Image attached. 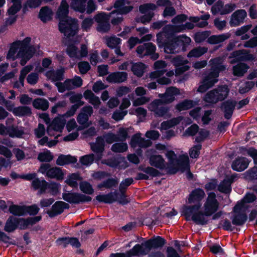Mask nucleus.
I'll return each instance as SVG.
<instances>
[{"label":"nucleus","mask_w":257,"mask_h":257,"mask_svg":"<svg viewBox=\"0 0 257 257\" xmlns=\"http://www.w3.org/2000/svg\"><path fill=\"white\" fill-rule=\"evenodd\" d=\"M166 156L169 161L167 167L169 174H175L179 171L181 172L187 171V178L189 180L193 179V175L190 170L189 159L187 155H180L177 159L174 151L169 150L166 153Z\"/></svg>","instance_id":"f03ea898"},{"label":"nucleus","mask_w":257,"mask_h":257,"mask_svg":"<svg viewBox=\"0 0 257 257\" xmlns=\"http://www.w3.org/2000/svg\"><path fill=\"white\" fill-rule=\"evenodd\" d=\"M236 104L235 101L231 100H227L221 103L220 108L223 110L224 116L226 119H229L231 117Z\"/></svg>","instance_id":"6ab92c4d"},{"label":"nucleus","mask_w":257,"mask_h":257,"mask_svg":"<svg viewBox=\"0 0 257 257\" xmlns=\"http://www.w3.org/2000/svg\"><path fill=\"white\" fill-rule=\"evenodd\" d=\"M79 187L80 190L86 194L92 195L94 192L92 185L87 181L80 182Z\"/></svg>","instance_id":"09e8293b"},{"label":"nucleus","mask_w":257,"mask_h":257,"mask_svg":"<svg viewBox=\"0 0 257 257\" xmlns=\"http://www.w3.org/2000/svg\"><path fill=\"white\" fill-rule=\"evenodd\" d=\"M53 15L52 10L48 6H45L41 8L38 17L43 23H47L52 20Z\"/></svg>","instance_id":"a878e982"},{"label":"nucleus","mask_w":257,"mask_h":257,"mask_svg":"<svg viewBox=\"0 0 257 257\" xmlns=\"http://www.w3.org/2000/svg\"><path fill=\"white\" fill-rule=\"evenodd\" d=\"M22 1H11L13 5L8 9V13L9 15L15 16L22 8Z\"/></svg>","instance_id":"864d4df0"},{"label":"nucleus","mask_w":257,"mask_h":257,"mask_svg":"<svg viewBox=\"0 0 257 257\" xmlns=\"http://www.w3.org/2000/svg\"><path fill=\"white\" fill-rule=\"evenodd\" d=\"M53 159V156L50 151L40 153L38 156V160L41 162H50Z\"/></svg>","instance_id":"6e6d98bb"},{"label":"nucleus","mask_w":257,"mask_h":257,"mask_svg":"<svg viewBox=\"0 0 257 257\" xmlns=\"http://www.w3.org/2000/svg\"><path fill=\"white\" fill-rule=\"evenodd\" d=\"M229 89L226 85L218 86L206 93L204 100L208 103L215 104L226 98L229 94Z\"/></svg>","instance_id":"423d86ee"},{"label":"nucleus","mask_w":257,"mask_h":257,"mask_svg":"<svg viewBox=\"0 0 257 257\" xmlns=\"http://www.w3.org/2000/svg\"><path fill=\"white\" fill-rule=\"evenodd\" d=\"M66 122V120L64 118L59 117H55L51 123L52 130L57 132H61L64 127Z\"/></svg>","instance_id":"ea45409f"},{"label":"nucleus","mask_w":257,"mask_h":257,"mask_svg":"<svg viewBox=\"0 0 257 257\" xmlns=\"http://www.w3.org/2000/svg\"><path fill=\"white\" fill-rule=\"evenodd\" d=\"M146 68V64L142 62L132 63L131 70L135 75L141 77L143 76Z\"/></svg>","instance_id":"72a5a7b5"},{"label":"nucleus","mask_w":257,"mask_h":257,"mask_svg":"<svg viewBox=\"0 0 257 257\" xmlns=\"http://www.w3.org/2000/svg\"><path fill=\"white\" fill-rule=\"evenodd\" d=\"M246 16L247 13L244 10L241 9L236 11L231 16L230 22V26L232 27L239 26L241 23H243Z\"/></svg>","instance_id":"412c9836"},{"label":"nucleus","mask_w":257,"mask_h":257,"mask_svg":"<svg viewBox=\"0 0 257 257\" xmlns=\"http://www.w3.org/2000/svg\"><path fill=\"white\" fill-rule=\"evenodd\" d=\"M248 66L243 63H239L233 67V73L234 76L242 77L248 69Z\"/></svg>","instance_id":"c9c22d12"},{"label":"nucleus","mask_w":257,"mask_h":257,"mask_svg":"<svg viewBox=\"0 0 257 257\" xmlns=\"http://www.w3.org/2000/svg\"><path fill=\"white\" fill-rule=\"evenodd\" d=\"M42 219L41 215L27 218L16 217L10 216L7 220L4 230L7 232H13L17 229L26 230L29 226H33Z\"/></svg>","instance_id":"7ed1b4c3"},{"label":"nucleus","mask_w":257,"mask_h":257,"mask_svg":"<svg viewBox=\"0 0 257 257\" xmlns=\"http://www.w3.org/2000/svg\"><path fill=\"white\" fill-rule=\"evenodd\" d=\"M63 199L66 202L71 204H78V193H63Z\"/></svg>","instance_id":"79ce46f5"},{"label":"nucleus","mask_w":257,"mask_h":257,"mask_svg":"<svg viewBox=\"0 0 257 257\" xmlns=\"http://www.w3.org/2000/svg\"><path fill=\"white\" fill-rule=\"evenodd\" d=\"M87 1H71V9L76 12L83 13L86 11Z\"/></svg>","instance_id":"a19ab883"},{"label":"nucleus","mask_w":257,"mask_h":257,"mask_svg":"<svg viewBox=\"0 0 257 257\" xmlns=\"http://www.w3.org/2000/svg\"><path fill=\"white\" fill-rule=\"evenodd\" d=\"M110 13L107 14L105 13L101 12L96 15L94 18L98 23L96 30L101 33H107L110 29V25L109 22Z\"/></svg>","instance_id":"f8f14e48"},{"label":"nucleus","mask_w":257,"mask_h":257,"mask_svg":"<svg viewBox=\"0 0 257 257\" xmlns=\"http://www.w3.org/2000/svg\"><path fill=\"white\" fill-rule=\"evenodd\" d=\"M140 245H135L130 250L123 252L111 253L109 255V257H133L134 256H140L138 250L140 248Z\"/></svg>","instance_id":"c756f323"},{"label":"nucleus","mask_w":257,"mask_h":257,"mask_svg":"<svg viewBox=\"0 0 257 257\" xmlns=\"http://www.w3.org/2000/svg\"><path fill=\"white\" fill-rule=\"evenodd\" d=\"M207 195L203 205V208L204 210L211 216L218 210L219 203L216 198V194L214 192H209Z\"/></svg>","instance_id":"9b49d317"},{"label":"nucleus","mask_w":257,"mask_h":257,"mask_svg":"<svg viewBox=\"0 0 257 257\" xmlns=\"http://www.w3.org/2000/svg\"><path fill=\"white\" fill-rule=\"evenodd\" d=\"M118 183L117 179L113 178H109L98 185L99 188H105L107 189L111 188L113 187H116Z\"/></svg>","instance_id":"c03bdc74"},{"label":"nucleus","mask_w":257,"mask_h":257,"mask_svg":"<svg viewBox=\"0 0 257 257\" xmlns=\"http://www.w3.org/2000/svg\"><path fill=\"white\" fill-rule=\"evenodd\" d=\"M195 105V103L192 100L185 99L178 103L176 105V109L179 111L186 110L192 108Z\"/></svg>","instance_id":"58836bf2"},{"label":"nucleus","mask_w":257,"mask_h":257,"mask_svg":"<svg viewBox=\"0 0 257 257\" xmlns=\"http://www.w3.org/2000/svg\"><path fill=\"white\" fill-rule=\"evenodd\" d=\"M96 200L99 203H104L105 204H112L113 203V200L112 198L111 193H108L106 194H99L95 197L93 199V201Z\"/></svg>","instance_id":"49530a36"},{"label":"nucleus","mask_w":257,"mask_h":257,"mask_svg":"<svg viewBox=\"0 0 257 257\" xmlns=\"http://www.w3.org/2000/svg\"><path fill=\"white\" fill-rule=\"evenodd\" d=\"M18 49H20V47L18 44V42L16 41L14 42L11 44L10 49L7 54V58H13L15 59V56L18 51Z\"/></svg>","instance_id":"5fc2aeb1"},{"label":"nucleus","mask_w":257,"mask_h":257,"mask_svg":"<svg viewBox=\"0 0 257 257\" xmlns=\"http://www.w3.org/2000/svg\"><path fill=\"white\" fill-rule=\"evenodd\" d=\"M249 164L247 158L243 157H238L232 162L231 168L234 171L241 172L246 169Z\"/></svg>","instance_id":"4be33fe9"},{"label":"nucleus","mask_w":257,"mask_h":257,"mask_svg":"<svg viewBox=\"0 0 257 257\" xmlns=\"http://www.w3.org/2000/svg\"><path fill=\"white\" fill-rule=\"evenodd\" d=\"M181 215L185 217L187 221L192 220L195 224L204 225L208 223V220L205 216L209 217V214L204 210H193L192 212H186L185 208H182Z\"/></svg>","instance_id":"6e6552de"},{"label":"nucleus","mask_w":257,"mask_h":257,"mask_svg":"<svg viewBox=\"0 0 257 257\" xmlns=\"http://www.w3.org/2000/svg\"><path fill=\"white\" fill-rule=\"evenodd\" d=\"M205 196L204 190L198 187L193 189L187 197L186 203L182 208H185L186 212H192L193 210H200L202 206V201Z\"/></svg>","instance_id":"20e7f679"},{"label":"nucleus","mask_w":257,"mask_h":257,"mask_svg":"<svg viewBox=\"0 0 257 257\" xmlns=\"http://www.w3.org/2000/svg\"><path fill=\"white\" fill-rule=\"evenodd\" d=\"M243 205L242 203L237 204L234 207V212L237 214L233 215L232 223L236 226L243 225L247 219V216L244 212H240Z\"/></svg>","instance_id":"2eb2a0df"},{"label":"nucleus","mask_w":257,"mask_h":257,"mask_svg":"<svg viewBox=\"0 0 257 257\" xmlns=\"http://www.w3.org/2000/svg\"><path fill=\"white\" fill-rule=\"evenodd\" d=\"M131 1H115L113 7L115 10L110 13V14H127L133 9L132 6H125L126 4H131Z\"/></svg>","instance_id":"dca6fc26"},{"label":"nucleus","mask_w":257,"mask_h":257,"mask_svg":"<svg viewBox=\"0 0 257 257\" xmlns=\"http://www.w3.org/2000/svg\"><path fill=\"white\" fill-rule=\"evenodd\" d=\"M77 162V158L71 155L60 154L56 161V164L60 166H64Z\"/></svg>","instance_id":"cd10ccee"},{"label":"nucleus","mask_w":257,"mask_h":257,"mask_svg":"<svg viewBox=\"0 0 257 257\" xmlns=\"http://www.w3.org/2000/svg\"><path fill=\"white\" fill-rule=\"evenodd\" d=\"M9 211L10 213L15 216H21L24 215V205L20 206L13 204L9 207Z\"/></svg>","instance_id":"de8ad7c7"},{"label":"nucleus","mask_w":257,"mask_h":257,"mask_svg":"<svg viewBox=\"0 0 257 257\" xmlns=\"http://www.w3.org/2000/svg\"><path fill=\"white\" fill-rule=\"evenodd\" d=\"M138 170L149 175L152 177H156L161 175L160 172L158 170L151 167H145L143 165H140L138 167Z\"/></svg>","instance_id":"37998d69"},{"label":"nucleus","mask_w":257,"mask_h":257,"mask_svg":"<svg viewBox=\"0 0 257 257\" xmlns=\"http://www.w3.org/2000/svg\"><path fill=\"white\" fill-rule=\"evenodd\" d=\"M36 52L35 46H30L26 48H20L17 53V57L21 58L20 64L24 66L30 60Z\"/></svg>","instance_id":"4468645a"},{"label":"nucleus","mask_w":257,"mask_h":257,"mask_svg":"<svg viewBox=\"0 0 257 257\" xmlns=\"http://www.w3.org/2000/svg\"><path fill=\"white\" fill-rule=\"evenodd\" d=\"M149 163L151 166L154 167L160 170L167 168L165 166V162L161 155H152L149 158Z\"/></svg>","instance_id":"bb28decb"},{"label":"nucleus","mask_w":257,"mask_h":257,"mask_svg":"<svg viewBox=\"0 0 257 257\" xmlns=\"http://www.w3.org/2000/svg\"><path fill=\"white\" fill-rule=\"evenodd\" d=\"M13 113L15 116L19 117L30 116L32 114V109L27 106H20L14 109Z\"/></svg>","instance_id":"f704fd0d"},{"label":"nucleus","mask_w":257,"mask_h":257,"mask_svg":"<svg viewBox=\"0 0 257 257\" xmlns=\"http://www.w3.org/2000/svg\"><path fill=\"white\" fill-rule=\"evenodd\" d=\"M66 52L71 58H78V49L74 43H69L67 47Z\"/></svg>","instance_id":"3c124183"},{"label":"nucleus","mask_w":257,"mask_h":257,"mask_svg":"<svg viewBox=\"0 0 257 257\" xmlns=\"http://www.w3.org/2000/svg\"><path fill=\"white\" fill-rule=\"evenodd\" d=\"M32 186L35 190L40 189V192L44 193L50 187V184L44 179L40 180L39 178H36L32 182Z\"/></svg>","instance_id":"c85d7f7f"},{"label":"nucleus","mask_w":257,"mask_h":257,"mask_svg":"<svg viewBox=\"0 0 257 257\" xmlns=\"http://www.w3.org/2000/svg\"><path fill=\"white\" fill-rule=\"evenodd\" d=\"M5 132V136L9 135V137L12 138H22L25 134L23 129H19L18 125L14 124L6 126Z\"/></svg>","instance_id":"393cba45"},{"label":"nucleus","mask_w":257,"mask_h":257,"mask_svg":"<svg viewBox=\"0 0 257 257\" xmlns=\"http://www.w3.org/2000/svg\"><path fill=\"white\" fill-rule=\"evenodd\" d=\"M32 67L31 66H26L24 67L20 71L19 77V81L21 85L23 87L24 86V80L26 75L31 70Z\"/></svg>","instance_id":"052dcab7"},{"label":"nucleus","mask_w":257,"mask_h":257,"mask_svg":"<svg viewBox=\"0 0 257 257\" xmlns=\"http://www.w3.org/2000/svg\"><path fill=\"white\" fill-rule=\"evenodd\" d=\"M78 67L81 74H86L91 69V66L87 61L79 62Z\"/></svg>","instance_id":"680f3d73"},{"label":"nucleus","mask_w":257,"mask_h":257,"mask_svg":"<svg viewBox=\"0 0 257 257\" xmlns=\"http://www.w3.org/2000/svg\"><path fill=\"white\" fill-rule=\"evenodd\" d=\"M68 14L69 5L67 1H61V3L56 12V18L59 19V22H61L65 21V20L71 18L68 17Z\"/></svg>","instance_id":"aec40b11"},{"label":"nucleus","mask_w":257,"mask_h":257,"mask_svg":"<svg viewBox=\"0 0 257 257\" xmlns=\"http://www.w3.org/2000/svg\"><path fill=\"white\" fill-rule=\"evenodd\" d=\"M209 251L214 254L223 255L225 253L224 249L219 244L217 243L210 246Z\"/></svg>","instance_id":"69168bd1"},{"label":"nucleus","mask_w":257,"mask_h":257,"mask_svg":"<svg viewBox=\"0 0 257 257\" xmlns=\"http://www.w3.org/2000/svg\"><path fill=\"white\" fill-rule=\"evenodd\" d=\"M116 135L117 136L118 142L125 141L129 137L128 135L127 128L125 127H120L118 131L117 134Z\"/></svg>","instance_id":"bf43d9fd"},{"label":"nucleus","mask_w":257,"mask_h":257,"mask_svg":"<svg viewBox=\"0 0 257 257\" xmlns=\"http://www.w3.org/2000/svg\"><path fill=\"white\" fill-rule=\"evenodd\" d=\"M128 149V146L126 143H116L111 146V150L114 153H123Z\"/></svg>","instance_id":"8fccbe9b"},{"label":"nucleus","mask_w":257,"mask_h":257,"mask_svg":"<svg viewBox=\"0 0 257 257\" xmlns=\"http://www.w3.org/2000/svg\"><path fill=\"white\" fill-rule=\"evenodd\" d=\"M191 39L186 36L176 37H164L157 39L158 47L163 49L167 54H175L180 52H185L190 45Z\"/></svg>","instance_id":"f257e3e1"},{"label":"nucleus","mask_w":257,"mask_h":257,"mask_svg":"<svg viewBox=\"0 0 257 257\" xmlns=\"http://www.w3.org/2000/svg\"><path fill=\"white\" fill-rule=\"evenodd\" d=\"M202 148V145L201 144H197L194 145L189 151V154L190 158L192 159L197 158L200 155V151Z\"/></svg>","instance_id":"13d9d810"},{"label":"nucleus","mask_w":257,"mask_h":257,"mask_svg":"<svg viewBox=\"0 0 257 257\" xmlns=\"http://www.w3.org/2000/svg\"><path fill=\"white\" fill-rule=\"evenodd\" d=\"M177 25H167L163 27L161 32L157 34V39L164 38V37H176L174 35V33H179V29L177 27Z\"/></svg>","instance_id":"a211bd4d"},{"label":"nucleus","mask_w":257,"mask_h":257,"mask_svg":"<svg viewBox=\"0 0 257 257\" xmlns=\"http://www.w3.org/2000/svg\"><path fill=\"white\" fill-rule=\"evenodd\" d=\"M33 107L39 110L46 111L49 106V102L44 98H37L33 101Z\"/></svg>","instance_id":"2f4dec72"},{"label":"nucleus","mask_w":257,"mask_h":257,"mask_svg":"<svg viewBox=\"0 0 257 257\" xmlns=\"http://www.w3.org/2000/svg\"><path fill=\"white\" fill-rule=\"evenodd\" d=\"M121 39L117 37H110L107 39L106 44L108 47L111 49L115 48L119 43Z\"/></svg>","instance_id":"774afa93"},{"label":"nucleus","mask_w":257,"mask_h":257,"mask_svg":"<svg viewBox=\"0 0 257 257\" xmlns=\"http://www.w3.org/2000/svg\"><path fill=\"white\" fill-rule=\"evenodd\" d=\"M79 179V176L76 173H72L66 180V183L71 187H76L78 184L77 180Z\"/></svg>","instance_id":"0e129e2a"},{"label":"nucleus","mask_w":257,"mask_h":257,"mask_svg":"<svg viewBox=\"0 0 257 257\" xmlns=\"http://www.w3.org/2000/svg\"><path fill=\"white\" fill-rule=\"evenodd\" d=\"M63 212V209L61 205L60 201L55 202L54 204L52 205L51 210H48L46 212L50 218H53L60 215Z\"/></svg>","instance_id":"473e14b6"},{"label":"nucleus","mask_w":257,"mask_h":257,"mask_svg":"<svg viewBox=\"0 0 257 257\" xmlns=\"http://www.w3.org/2000/svg\"><path fill=\"white\" fill-rule=\"evenodd\" d=\"M230 37V34L228 33L220 35H213L208 38L207 42L210 44H218L225 41Z\"/></svg>","instance_id":"7c9ffc66"},{"label":"nucleus","mask_w":257,"mask_h":257,"mask_svg":"<svg viewBox=\"0 0 257 257\" xmlns=\"http://www.w3.org/2000/svg\"><path fill=\"white\" fill-rule=\"evenodd\" d=\"M231 190V184L225 178L218 186V190L222 193L229 194Z\"/></svg>","instance_id":"a18cd8bd"},{"label":"nucleus","mask_w":257,"mask_h":257,"mask_svg":"<svg viewBox=\"0 0 257 257\" xmlns=\"http://www.w3.org/2000/svg\"><path fill=\"white\" fill-rule=\"evenodd\" d=\"M216 77L214 76L213 74L210 73L202 81L210 88L217 82V80L215 79Z\"/></svg>","instance_id":"e2e57ef3"},{"label":"nucleus","mask_w":257,"mask_h":257,"mask_svg":"<svg viewBox=\"0 0 257 257\" xmlns=\"http://www.w3.org/2000/svg\"><path fill=\"white\" fill-rule=\"evenodd\" d=\"M126 72H116L110 73L107 77L106 80L109 83H120L124 82L127 78Z\"/></svg>","instance_id":"5701e85b"},{"label":"nucleus","mask_w":257,"mask_h":257,"mask_svg":"<svg viewBox=\"0 0 257 257\" xmlns=\"http://www.w3.org/2000/svg\"><path fill=\"white\" fill-rule=\"evenodd\" d=\"M157 6L152 3L141 5L139 7V11L141 13L144 14L140 17H136L135 21L137 23H140L146 25L151 22L154 16V12L151 11H154L156 9Z\"/></svg>","instance_id":"1a4fd4ad"},{"label":"nucleus","mask_w":257,"mask_h":257,"mask_svg":"<svg viewBox=\"0 0 257 257\" xmlns=\"http://www.w3.org/2000/svg\"><path fill=\"white\" fill-rule=\"evenodd\" d=\"M208 51V48L205 47H197L192 49L187 54L189 58H198L204 55Z\"/></svg>","instance_id":"e433bc0d"},{"label":"nucleus","mask_w":257,"mask_h":257,"mask_svg":"<svg viewBox=\"0 0 257 257\" xmlns=\"http://www.w3.org/2000/svg\"><path fill=\"white\" fill-rule=\"evenodd\" d=\"M212 74L214 77H218L220 72L225 70V66L222 64V60L220 57L211 59L210 61Z\"/></svg>","instance_id":"f3484780"},{"label":"nucleus","mask_w":257,"mask_h":257,"mask_svg":"<svg viewBox=\"0 0 257 257\" xmlns=\"http://www.w3.org/2000/svg\"><path fill=\"white\" fill-rule=\"evenodd\" d=\"M59 30L67 37H73L78 31V20L76 18H70L59 23Z\"/></svg>","instance_id":"0eeeda50"},{"label":"nucleus","mask_w":257,"mask_h":257,"mask_svg":"<svg viewBox=\"0 0 257 257\" xmlns=\"http://www.w3.org/2000/svg\"><path fill=\"white\" fill-rule=\"evenodd\" d=\"M158 96L160 99H156L154 101V103L157 106L162 104L170 103L175 100V97L170 96L166 92L159 94Z\"/></svg>","instance_id":"4c0bfd02"},{"label":"nucleus","mask_w":257,"mask_h":257,"mask_svg":"<svg viewBox=\"0 0 257 257\" xmlns=\"http://www.w3.org/2000/svg\"><path fill=\"white\" fill-rule=\"evenodd\" d=\"M91 150L95 153L100 155L99 159L102 156V153L104 151L105 141L104 138L101 136L97 137L96 139L95 143L90 144Z\"/></svg>","instance_id":"b1692460"},{"label":"nucleus","mask_w":257,"mask_h":257,"mask_svg":"<svg viewBox=\"0 0 257 257\" xmlns=\"http://www.w3.org/2000/svg\"><path fill=\"white\" fill-rule=\"evenodd\" d=\"M89 118L87 115L80 112L77 115V120L79 124L88 126L89 125L88 123Z\"/></svg>","instance_id":"338daca9"},{"label":"nucleus","mask_w":257,"mask_h":257,"mask_svg":"<svg viewBox=\"0 0 257 257\" xmlns=\"http://www.w3.org/2000/svg\"><path fill=\"white\" fill-rule=\"evenodd\" d=\"M40 210V208L36 204H33L29 206L24 205V215L26 213L32 217L36 216Z\"/></svg>","instance_id":"603ef678"},{"label":"nucleus","mask_w":257,"mask_h":257,"mask_svg":"<svg viewBox=\"0 0 257 257\" xmlns=\"http://www.w3.org/2000/svg\"><path fill=\"white\" fill-rule=\"evenodd\" d=\"M94 160V155L93 154L86 155L80 158L79 162L85 166H89L92 164Z\"/></svg>","instance_id":"4d7b16f0"},{"label":"nucleus","mask_w":257,"mask_h":257,"mask_svg":"<svg viewBox=\"0 0 257 257\" xmlns=\"http://www.w3.org/2000/svg\"><path fill=\"white\" fill-rule=\"evenodd\" d=\"M228 58L231 59V64L241 61H252L254 59L253 55L244 49L233 51L230 54Z\"/></svg>","instance_id":"ddd939ff"},{"label":"nucleus","mask_w":257,"mask_h":257,"mask_svg":"<svg viewBox=\"0 0 257 257\" xmlns=\"http://www.w3.org/2000/svg\"><path fill=\"white\" fill-rule=\"evenodd\" d=\"M167 243L166 240L161 236H154L141 244H136L140 245L138 250L139 256L147 255L152 249H161Z\"/></svg>","instance_id":"39448f33"},{"label":"nucleus","mask_w":257,"mask_h":257,"mask_svg":"<svg viewBox=\"0 0 257 257\" xmlns=\"http://www.w3.org/2000/svg\"><path fill=\"white\" fill-rule=\"evenodd\" d=\"M40 172L46 175L51 179H56L57 180H62L64 177V174L61 168L58 167H51L49 163L42 164L39 168Z\"/></svg>","instance_id":"9d476101"}]
</instances>
